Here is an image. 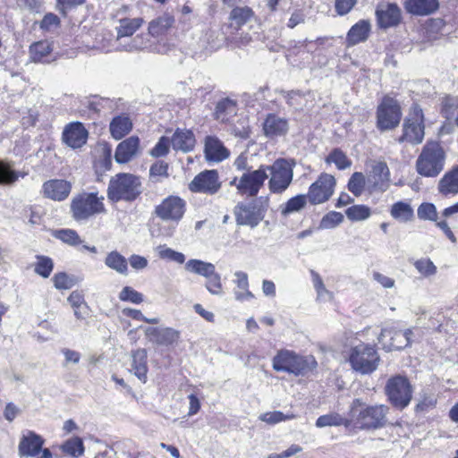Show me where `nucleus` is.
<instances>
[{"label": "nucleus", "mask_w": 458, "mask_h": 458, "mask_svg": "<svg viewBox=\"0 0 458 458\" xmlns=\"http://www.w3.org/2000/svg\"><path fill=\"white\" fill-rule=\"evenodd\" d=\"M390 408L386 404H368L360 398H355L350 404L352 428L360 430H376L388 424Z\"/></svg>", "instance_id": "nucleus-1"}, {"label": "nucleus", "mask_w": 458, "mask_h": 458, "mask_svg": "<svg viewBox=\"0 0 458 458\" xmlns=\"http://www.w3.org/2000/svg\"><path fill=\"white\" fill-rule=\"evenodd\" d=\"M72 218L77 222H87L106 214L105 197L98 191H81L73 195L69 205Z\"/></svg>", "instance_id": "nucleus-2"}, {"label": "nucleus", "mask_w": 458, "mask_h": 458, "mask_svg": "<svg viewBox=\"0 0 458 458\" xmlns=\"http://www.w3.org/2000/svg\"><path fill=\"white\" fill-rule=\"evenodd\" d=\"M318 362L313 355H302L293 350L282 348L272 359V368L294 377L305 376L315 370Z\"/></svg>", "instance_id": "nucleus-3"}, {"label": "nucleus", "mask_w": 458, "mask_h": 458, "mask_svg": "<svg viewBox=\"0 0 458 458\" xmlns=\"http://www.w3.org/2000/svg\"><path fill=\"white\" fill-rule=\"evenodd\" d=\"M445 158L446 154L441 143L435 140H428L416 159V172L422 177H437L444 170Z\"/></svg>", "instance_id": "nucleus-4"}, {"label": "nucleus", "mask_w": 458, "mask_h": 458, "mask_svg": "<svg viewBox=\"0 0 458 458\" xmlns=\"http://www.w3.org/2000/svg\"><path fill=\"white\" fill-rule=\"evenodd\" d=\"M141 192L140 177L130 173H119L112 176L106 190L107 198L113 203L132 202Z\"/></svg>", "instance_id": "nucleus-5"}, {"label": "nucleus", "mask_w": 458, "mask_h": 458, "mask_svg": "<svg viewBox=\"0 0 458 458\" xmlns=\"http://www.w3.org/2000/svg\"><path fill=\"white\" fill-rule=\"evenodd\" d=\"M426 130V117L420 105L413 102L403 120L402 131L396 141L400 144L420 145L423 142Z\"/></svg>", "instance_id": "nucleus-6"}, {"label": "nucleus", "mask_w": 458, "mask_h": 458, "mask_svg": "<svg viewBox=\"0 0 458 458\" xmlns=\"http://www.w3.org/2000/svg\"><path fill=\"white\" fill-rule=\"evenodd\" d=\"M344 357L351 368L361 375L373 373L380 362V356L376 345L363 342L351 347Z\"/></svg>", "instance_id": "nucleus-7"}, {"label": "nucleus", "mask_w": 458, "mask_h": 458, "mask_svg": "<svg viewBox=\"0 0 458 458\" xmlns=\"http://www.w3.org/2000/svg\"><path fill=\"white\" fill-rule=\"evenodd\" d=\"M403 117L400 102L390 95H384L376 109V127L379 131L396 129Z\"/></svg>", "instance_id": "nucleus-8"}, {"label": "nucleus", "mask_w": 458, "mask_h": 458, "mask_svg": "<svg viewBox=\"0 0 458 458\" xmlns=\"http://www.w3.org/2000/svg\"><path fill=\"white\" fill-rule=\"evenodd\" d=\"M413 388L405 376L391 377L385 386V394L390 404L398 410L405 409L412 399Z\"/></svg>", "instance_id": "nucleus-9"}, {"label": "nucleus", "mask_w": 458, "mask_h": 458, "mask_svg": "<svg viewBox=\"0 0 458 458\" xmlns=\"http://www.w3.org/2000/svg\"><path fill=\"white\" fill-rule=\"evenodd\" d=\"M269 171L268 188L271 193L282 194L293 182V170L289 162L284 158L276 159L271 165H265Z\"/></svg>", "instance_id": "nucleus-10"}, {"label": "nucleus", "mask_w": 458, "mask_h": 458, "mask_svg": "<svg viewBox=\"0 0 458 458\" xmlns=\"http://www.w3.org/2000/svg\"><path fill=\"white\" fill-rule=\"evenodd\" d=\"M268 201L253 200L250 203H238L233 209L235 222L238 225L256 227L265 217Z\"/></svg>", "instance_id": "nucleus-11"}, {"label": "nucleus", "mask_w": 458, "mask_h": 458, "mask_svg": "<svg viewBox=\"0 0 458 458\" xmlns=\"http://www.w3.org/2000/svg\"><path fill=\"white\" fill-rule=\"evenodd\" d=\"M336 179L331 174L321 173L308 189L309 202L317 206L327 202L334 195Z\"/></svg>", "instance_id": "nucleus-12"}, {"label": "nucleus", "mask_w": 458, "mask_h": 458, "mask_svg": "<svg viewBox=\"0 0 458 458\" xmlns=\"http://www.w3.org/2000/svg\"><path fill=\"white\" fill-rule=\"evenodd\" d=\"M186 208L185 199L177 195H169L155 207L154 213L162 221L177 224L183 218Z\"/></svg>", "instance_id": "nucleus-13"}, {"label": "nucleus", "mask_w": 458, "mask_h": 458, "mask_svg": "<svg viewBox=\"0 0 458 458\" xmlns=\"http://www.w3.org/2000/svg\"><path fill=\"white\" fill-rule=\"evenodd\" d=\"M222 188V181L216 169H205L194 176L188 185L192 193L216 195Z\"/></svg>", "instance_id": "nucleus-14"}, {"label": "nucleus", "mask_w": 458, "mask_h": 458, "mask_svg": "<svg viewBox=\"0 0 458 458\" xmlns=\"http://www.w3.org/2000/svg\"><path fill=\"white\" fill-rule=\"evenodd\" d=\"M267 179V168L260 165L259 169L244 173L236 183L234 178L231 184H235L238 193L246 197H256Z\"/></svg>", "instance_id": "nucleus-15"}, {"label": "nucleus", "mask_w": 458, "mask_h": 458, "mask_svg": "<svg viewBox=\"0 0 458 458\" xmlns=\"http://www.w3.org/2000/svg\"><path fill=\"white\" fill-rule=\"evenodd\" d=\"M145 336L157 345L173 346L180 341L181 333L173 327H149L145 329Z\"/></svg>", "instance_id": "nucleus-16"}, {"label": "nucleus", "mask_w": 458, "mask_h": 458, "mask_svg": "<svg viewBox=\"0 0 458 458\" xmlns=\"http://www.w3.org/2000/svg\"><path fill=\"white\" fill-rule=\"evenodd\" d=\"M72 191V183L64 179H50L42 185L41 193L44 198L54 201L65 200Z\"/></svg>", "instance_id": "nucleus-17"}, {"label": "nucleus", "mask_w": 458, "mask_h": 458, "mask_svg": "<svg viewBox=\"0 0 458 458\" xmlns=\"http://www.w3.org/2000/svg\"><path fill=\"white\" fill-rule=\"evenodd\" d=\"M89 131L81 122H72L65 125L62 140L72 148H79L87 143Z\"/></svg>", "instance_id": "nucleus-18"}, {"label": "nucleus", "mask_w": 458, "mask_h": 458, "mask_svg": "<svg viewBox=\"0 0 458 458\" xmlns=\"http://www.w3.org/2000/svg\"><path fill=\"white\" fill-rule=\"evenodd\" d=\"M376 18L379 28L388 29L397 26L402 21L401 9L395 3L380 4L376 10Z\"/></svg>", "instance_id": "nucleus-19"}, {"label": "nucleus", "mask_w": 458, "mask_h": 458, "mask_svg": "<svg viewBox=\"0 0 458 458\" xmlns=\"http://www.w3.org/2000/svg\"><path fill=\"white\" fill-rule=\"evenodd\" d=\"M140 152V140L132 135L122 140L115 148L114 159L118 164H126L135 158Z\"/></svg>", "instance_id": "nucleus-20"}, {"label": "nucleus", "mask_w": 458, "mask_h": 458, "mask_svg": "<svg viewBox=\"0 0 458 458\" xmlns=\"http://www.w3.org/2000/svg\"><path fill=\"white\" fill-rule=\"evenodd\" d=\"M262 131L269 139L284 137L289 131L288 120L274 113L267 114L262 123Z\"/></svg>", "instance_id": "nucleus-21"}, {"label": "nucleus", "mask_w": 458, "mask_h": 458, "mask_svg": "<svg viewBox=\"0 0 458 458\" xmlns=\"http://www.w3.org/2000/svg\"><path fill=\"white\" fill-rule=\"evenodd\" d=\"M230 156V151L216 137L208 135L204 140V157L208 162H221Z\"/></svg>", "instance_id": "nucleus-22"}, {"label": "nucleus", "mask_w": 458, "mask_h": 458, "mask_svg": "<svg viewBox=\"0 0 458 458\" xmlns=\"http://www.w3.org/2000/svg\"><path fill=\"white\" fill-rule=\"evenodd\" d=\"M408 332L402 329L384 328L381 330L379 340L389 350H401L410 344Z\"/></svg>", "instance_id": "nucleus-23"}, {"label": "nucleus", "mask_w": 458, "mask_h": 458, "mask_svg": "<svg viewBox=\"0 0 458 458\" xmlns=\"http://www.w3.org/2000/svg\"><path fill=\"white\" fill-rule=\"evenodd\" d=\"M45 444V439L34 431H28L23 435L19 443V454L21 456L34 457L38 454Z\"/></svg>", "instance_id": "nucleus-24"}, {"label": "nucleus", "mask_w": 458, "mask_h": 458, "mask_svg": "<svg viewBox=\"0 0 458 458\" xmlns=\"http://www.w3.org/2000/svg\"><path fill=\"white\" fill-rule=\"evenodd\" d=\"M171 145L175 151L191 152L196 145V137L191 129L177 128L171 137Z\"/></svg>", "instance_id": "nucleus-25"}, {"label": "nucleus", "mask_w": 458, "mask_h": 458, "mask_svg": "<svg viewBox=\"0 0 458 458\" xmlns=\"http://www.w3.org/2000/svg\"><path fill=\"white\" fill-rule=\"evenodd\" d=\"M438 0H405V11L414 16H428L439 9Z\"/></svg>", "instance_id": "nucleus-26"}, {"label": "nucleus", "mask_w": 458, "mask_h": 458, "mask_svg": "<svg viewBox=\"0 0 458 458\" xmlns=\"http://www.w3.org/2000/svg\"><path fill=\"white\" fill-rule=\"evenodd\" d=\"M131 370L142 383L147 382L148 367L146 349L139 348L131 351Z\"/></svg>", "instance_id": "nucleus-27"}, {"label": "nucleus", "mask_w": 458, "mask_h": 458, "mask_svg": "<svg viewBox=\"0 0 458 458\" xmlns=\"http://www.w3.org/2000/svg\"><path fill=\"white\" fill-rule=\"evenodd\" d=\"M437 189L445 197L458 194V165L453 166L439 180Z\"/></svg>", "instance_id": "nucleus-28"}, {"label": "nucleus", "mask_w": 458, "mask_h": 458, "mask_svg": "<svg viewBox=\"0 0 458 458\" xmlns=\"http://www.w3.org/2000/svg\"><path fill=\"white\" fill-rule=\"evenodd\" d=\"M133 124L130 116L126 114H121L114 116L109 124V131L112 137L116 140H122L132 130Z\"/></svg>", "instance_id": "nucleus-29"}, {"label": "nucleus", "mask_w": 458, "mask_h": 458, "mask_svg": "<svg viewBox=\"0 0 458 458\" xmlns=\"http://www.w3.org/2000/svg\"><path fill=\"white\" fill-rule=\"evenodd\" d=\"M254 18L255 12L251 7L248 5L235 6L229 14L230 26L239 30Z\"/></svg>", "instance_id": "nucleus-30"}, {"label": "nucleus", "mask_w": 458, "mask_h": 458, "mask_svg": "<svg viewBox=\"0 0 458 458\" xmlns=\"http://www.w3.org/2000/svg\"><path fill=\"white\" fill-rule=\"evenodd\" d=\"M370 23L367 20H360L351 27L347 32L348 45L354 46L368 39L370 33Z\"/></svg>", "instance_id": "nucleus-31"}, {"label": "nucleus", "mask_w": 458, "mask_h": 458, "mask_svg": "<svg viewBox=\"0 0 458 458\" xmlns=\"http://www.w3.org/2000/svg\"><path fill=\"white\" fill-rule=\"evenodd\" d=\"M67 301L72 308L76 318L85 319L89 316V307L85 301L82 291H72L68 296Z\"/></svg>", "instance_id": "nucleus-32"}, {"label": "nucleus", "mask_w": 458, "mask_h": 458, "mask_svg": "<svg viewBox=\"0 0 458 458\" xmlns=\"http://www.w3.org/2000/svg\"><path fill=\"white\" fill-rule=\"evenodd\" d=\"M174 17L169 13H164L148 24V32L153 37L163 36L174 26Z\"/></svg>", "instance_id": "nucleus-33"}, {"label": "nucleus", "mask_w": 458, "mask_h": 458, "mask_svg": "<svg viewBox=\"0 0 458 458\" xmlns=\"http://www.w3.org/2000/svg\"><path fill=\"white\" fill-rule=\"evenodd\" d=\"M236 101L225 98L219 100L215 107L214 118L221 122H228L229 119L236 114Z\"/></svg>", "instance_id": "nucleus-34"}, {"label": "nucleus", "mask_w": 458, "mask_h": 458, "mask_svg": "<svg viewBox=\"0 0 458 458\" xmlns=\"http://www.w3.org/2000/svg\"><path fill=\"white\" fill-rule=\"evenodd\" d=\"M51 43L47 40H39L30 46L29 53L30 60L34 63L46 62L52 53Z\"/></svg>", "instance_id": "nucleus-35"}, {"label": "nucleus", "mask_w": 458, "mask_h": 458, "mask_svg": "<svg viewBox=\"0 0 458 458\" xmlns=\"http://www.w3.org/2000/svg\"><path fill=\"white\" fill-rule=\"evenodd\" d=\"M308 203H310L308 194L295 195L281 205V215L287 216L290 214L300 212L306 208Z\"/></svg>", "instance_id": "nucleus-36"}, {"label": "nucleus", "mask_w": 458, "mask_h": 458, "mask_svg": "<svg viewBox=\"0 0 458 458\" xmlns=\"http://www.w3.org/2000/svg\"><path fill=\"white\" fill-rule=\"evenodd\" d=\"M332 426H344L345 428H352L351 416L343 417L337 412H331L328 414L319 416L316 420V427H332Z\"/></svg>", "instance_id": "nucleus-37"}, {"label": "nucleus", "mask_w": 458, "mask_h": 458, "mask_svg": "<svg viewBox=\"0 0 458 458\" xmlns=\"http://www.w3.org/2000/svg\"><path fill=\"white\" fill-rule=\"evenodd\" d=\"M105 264L121 275L128 274V260L117 250H112L107 253Z\"/></svg>", "instance_id": "nucleus-38"}, {"label": "nucleus", "mask_w": 458, "mask_h": 458, "mask_svg": "<svg viewBox=\"0 0 458 458\" xmlns=\"http://www.w3.org/2000/svg\"><path fill=\"white\" fill-rule=\"evenodd\" d=\"M144 23L141 17L137 18H123L119 21L117 28V35L119 38L132 36Z\"/></svg>", "instance_id": "nucleus-39"}, {"label": "nucleus", "mask_w": 458, "mask_h": 458, "mask_svg": "<svg viewBox=\"0 0 458 458\" xmlns=\"http://www.w3.org/2000/svg\"><path fill=\"white\" fill-rule=\"evenodd\" d=\"M235 284L240 291L235 292V298L240 301L254 299V294L249 290L248 275L245 272L238 271L235 273Z\"/></svg>", "instance_id": "nucleus-40"}, {"label": "nucleus", "mask_w": 458, "mask_h": 458, "mask_svg": "<svg viewBox=\"0 0 458 458\" xmlns=\"http://www.w3.org/2000/svg\"><path fill=\"white\" fill-rule=\"evenodd\" d=\"M390 215L393 218L403 222H409L414 218L411 206L404 201H397L391 206Z\"/></svg>", "instance_id": "nucleus-41"}, {"label": "nucleus", "mask_w": 458, "mask_h": 458, "mask_svg": "<svg viewBox=\"0 0 458 458\" xmlns=\"http://www.w3.org/2000/svg\"><path fill=\"white\" fill-rule=\"evenodd\" d=\"M185 268L204 277L210 276L216 272V267L212 263L195 259L188 260L185 264Z\"/></svg>", "instance_id": "nucleus-42"}, {"label": "nucleus", "mask_w": 458, "mask_h": 458, "mask_svg": "<svg viewBox=\"0 0 458 458\" xmlns=\"http://www.w3.org/2000/svg\"><path fill=\"white\" fill-rule=\"evenodd\" d=\"M60 449L63 454L74 458H78L84 453L83 441L79 437H73L64 441L61 445Z\"/></svg>", "instance_id": "nucleus-43"}, {"label": "nucleus", "mask_w": 458, "mask_h": 458, "mask_svg": "<svg viewBox=\"0 0 458 458\" xmlns=\"http://www.w3.org/2000/svg\"><path fill=\"white\" fill-rule=\"evenodd\" d=\"M372 214L371 208L363 204L352 205L345 209V216L351 222L368 219Z\"/></svg>", "instance_id": "nucleus-44"}, {"label": "nucleus", "mask_w": 458, "mask_h": 458, "mask_svg": "<svg viewBox=\"0 0 458 458\" xmlns=\"http://www.w3.org/2000/svg\"><path fill=\"white\" fill-rule=\"evenodd\" d=\"M53 259L45 255H37L34 263V272L43 278H48L54 270Z\"/></svg>", "instance_id": "nucleus-45"}, {"label": "nucleus", "mask_w": 458, "mask_h": 458, "mask_svg": "<svg viewBox=\"0 0 458 458\" xmlns=\"http://www.w3.org/2000/svg\"><path fill=\"white\" fill-rule=\"evenodd\" d=\"M52 235L64 243L72 247L79 246L82 242L81 236L74 229L65 228L55 230L53 232Z\"/></svg>", "instance_id": "nucleus-46"}, {"label": "nucleus", "mask_w": 458, "mask_h": 458, "mask_svg": "<svg viewBox=\"0 0 458 458\" xmlns=\"http://www.w3.org/2000/svg\"><path fill=\"white\" fill-rule=\"evenodd\" d=\"M325 160L327 164L334 163L339 170H344L352 165V161L339 148H333Z\"/></svg>", "instance_id": "nucleus-47"}, {"label": "nucleus", "mask_w": 458, "mask_h": 458, "mask_svg": "<svg viewBox=\"0 0 458 458\" xmlns=\"http://www.w3.org/2000/svg\"><path fill=\"white\" fill-rule=\"evenodd\" d=\"M20 173L13 170L10 163L0 160V185H11L18 181Z\"/></svg>", "instance_id": "nucleus-48"}, {"label": "nucleus", "mask_w": 458, "mask_h": 458, "mask_svg": "<svg viewBox=\"0 0 458 458\" xmlns=\"http://www.w3.org/2000/svg\"><path fill=\"white\" fill-rule=\"evenodd\" d=\"M61 19L54 13H47L39 21V28L44 32H55L61 28Z\"/></svg>", "instance_id": "nucleus-49"}, {"label": "nucleus", "mask_w": 458, "mask_h": 458, "mask_svg": "<svg viewBox=\"0 0 458 458\" xmlns=\"http://www.w3.org/2000/svg\"><path fill=\"white\" fill-rule=\"evenodd\" d=\"M54 286L57 290H69L76 284V280L66 272H57L52 277Z\"/></svg>", "instance_id": "nucleus-50"}, {"label": "nucleus", "mask_w": 458, "mask_h": 458, "mask_svg": "<svg viewBox=\"0 0 458 458\" xmlns=\"http://www.w3.org/2000/svg\"><path fill=\"white\" fill-rule=\"evenodd\" d=\"M344 216L337 211H329L323 216L319 222L320 229H332L343 223Z\"/></svg>", "instance_id": "nucleus-51"}, {"label": "nucleus", "mask_w": 458, "mask_h": 458, "mask_svg": "<svg viewBox=\"0 0 458 458\" xmlns=\"http://www.w3.org/2000/svg\"><path fill=\"white\" fill-rule=\"evenodd\" d=\"M365 187V177L362 173L355 172L349 179L347 188L356 197L361 195Z\"/></svg>", "instance_id": "nucleus-52"}, {"label": "nucleus", "mask_w": 458, "mask_h": 458, "mask_svg": "<svg viewBox=\"0 0 458 458\" xmlns=\"http://www.w3.org/2000/svg\"><path fill=\"white\" fill-rule=\"evenodd\" d=\"M157 252L158 257L162 259L172 260L178 264L185 262V256L182 252L175 251L165 244L157 247Z\"/></svg>", "instance_id": "nucleus-53"}, {"label": "nucleus", "mask_w": 458, "mask_h": 458, "mask_svg": "<svg viewBox=\"0 0 458 458\" xmlns=\"http://www.w3.org/2000/svg\"><path fill=\"white\" fill-rule=\"evenodd\" d=\"M119 300L124 302L140 304L144 298L141 293L136 291L131 286H124L119 293Z\"/></svg>", "instance_id": "nucleus-54"}, {"label": "nucleus", "mask_w": 458, "mask_h": 458, "mask_svg": "<svg viewBox=\"0 0 458 458\" xmlns=\"http://www.w3.org/2000/svg\"><path fill=\"white\" fill-rule=\"evenodd\" d=\"M372 174L374 177H377L376 183L381 182L388 185L390 181V170L387 164L384 161H379L375 164L372 167Z\"/></svg>", "instance_id": "nucleus-55"}, {"label": "nucleus", "mask_w": 458, "mask_h": 458, "mask_svg": "<svg viewBox=\"0 0 458 458\" xmlns=\"http://www.w3.org/2000/svg\"><path fill=\"white\" fill-rule=\"evenodd\" d=\"M296 416L293 413L284 414L282 411H268L260 415L259 420L269 424L275 425L282 421L294 419Z\"/></svg>", "instance_id": "nucleus-56"}, {"label": "nucleus", "mask_w": 458, "mask_h": 458, "mask_svg": "<svg viewBox=\"0 0 458 458\" xmlns=\"http://www.w3.org/2000/svg\"><path fill=\"white\" fill-rule=\"evenodd\" d=\"M413 266L418 272L425 277L434 276L437 273V267L428 258H422L416 260Z\"/></svg>", "instance_id": "nucleus-57"}, {"label": "nucleus", "mask_w": 458, "mask_h": 458, "mask_svg": "<svg viewBox=\"0 0 458 458\" xmlns=\"http://www.w3.org/2000/svg\"><path fill=\"white\" fill-rule=\"evenodd\" d=\"M418 216L422 220L437 222L438 218L437 211L434 204L424 202L417 209Z\"/></svg>", "instance_id": "nucleus-58"}, {"label": "nucleus", "mask_w": 458, "mask_h": 458, "mask_svg": "<svg viewBox=\"0 0 458 458\" xmlns=\"http://www.w3.org/2000/svg\"><path fill=\"white\" fill-rule=\"evenodd\" d=\"M446 21L442 18H431L429 19L425 26L426 32L429 37L437 38L438 34H442Z\"/></svg>", "instance_id": "nucleus-59"}, {"label": "nucleus", "mask_w": 458, "mask_h": 458, "mask_svg": "<svg viewBox=\"0 0 458 458\" xmlns=\"http://www.w3.org/2000/svg\"><path fill=\"white\" fill-rule=\"evenodd\" d=\"M171 139L162 136L159 138L157 144L150 149V155L153 157L158 158L165 157L170 150Z\"/></svg>", "instance_id": "nucleus-60"}, {"label": "nucleus", "mask_w": 458, "mask_h": 458, "mask_svg": "<svg viewBox=\"0 0 458 458\" xmlns=\"http://www.w3.org/2000/svg\"><path fill=\"white\" fill-rule=\"evenodd\" d=\"M55 8L63 17H66L72 10L83 4L86 0H55Z\"/></svg>", "instance_id": "nucleus-61"}, {"label": "nucleus", "mask_w": 458, "mask_h": 458, "mask_svg": "<svg viewBox=\"0 0 458 458\" xmlns=\"http://www.w3.org/2000/svg\"><path fill=\"white\" fill-rule=\"evenodd\" d=\"M25 216L31 225H40L43 220L44 212L38 205H30L24 209Z\"/></svg>", "instance_id": "nucleus-62"}, {"label": "nucleus", "mask_w": 458, "mask_h": 458, "mask_svg": "<svg viewBox=\"0 0 458 458\" xmlns=\"http://www.w3.org/2000/svg\"><path fill=\"white\" fill-rule=\"evenodd\" d=\"M206 278V287L208 291L212 294H221L223 292V286L220 276L216 272H214L212 276Z\"/></svg>", "instance_id": "nucleus-63"}, {"label": "nucleus", "mask_w": 458, "mask_h": 458, "mask_svg": "<svg viewBox=\"0 0 458 458\" xmlns=\"http://www.w3.org/2000/svg\"><path fill=\"white\" fill-rule=\"evenodd\" d=\"M358 0H335V11L340 16L349 13L357 4Z\"/></svg>", "instance_id": "nucleus-64"}]
</instances>
